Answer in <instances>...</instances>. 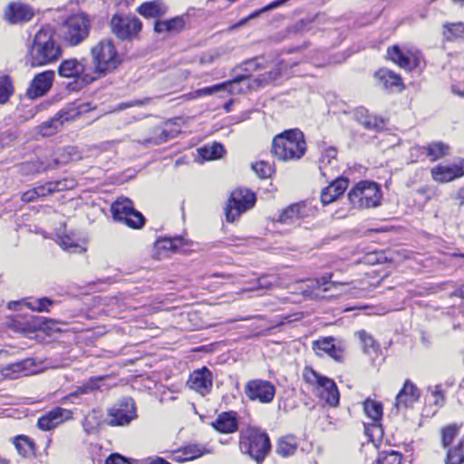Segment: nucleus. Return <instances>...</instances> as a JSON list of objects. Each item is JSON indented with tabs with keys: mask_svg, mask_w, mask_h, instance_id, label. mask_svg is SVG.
Masks as SVG:
<instances>
[{
	"mask_svg": "<svg viewBox=\"0 0 464 464\" xmlns=\"http://www.w3.org/2000/svg\"><path fill=\"white\" fill-rule=\"evenodd\" d=\"M54 34L49 25L43 26L34 34L25 56L27 64L32 67L44 66L54 63L62 56L63 50Z\"/></svg>",
	"mask_w": 464,
	"mask_h": 464,
	"instance_id": "nucleus-1",
	"label": "nucleus"
},
{
	"mask_svg": "<svg viewBox=\"0 0 464 464\" xmlns=\"http://www.w3.org/2000/svg\"><path fill=\"white\" fill-rule=\"evenodd\" d=\"M305 150L304 134L297 129L285 130L273 140L272 152L278 160H296L304 155Z\"/></svg>",
	"mask_w": 464,
	"mask_h": 464,
	"instance_id": "nucleus-2",
	"label": "nucleus"
},
{
	"mask_svg": "<svg viewBox=\"0 0 464 464\" xmlns=\"http://www.w3.org/2000/svg\"><path fill=\"white\" fill-rule=\"evenodd\" d=\"M92 70L97 79L105 76L114 71L121 63V59L111 39H103L93 45L91 49Z\"/></svg>",
	"mask_w": 464,
	"mask_h": 464,
	"instance_id": "nucleus-3",
	"label": "nucleus"
},
{
	"mask_svg": "<svg viewBox=\"0 0 464 464\" xmlns=\"http://www.w3.org/2000/svg\"><path fill=\"white\" fill-rule=\"evenodd\" d=\"M239 447L243 453L249 455L259 463L269 452L271 445L266 432L256 428L248 427L240 433Z\"/></svg>",
	"mask_w": 464,
	"mask_h": 464,
	"instance_id": "nucleus-4",
	"label": "nucleus"
},
{
	"mask_svg": "<svg viewBox=\"0 0 464 464\" xmlns=\"http://www.w3.org/2000/svg\"><path fill=\"white\" fill-rule=\"evenodd\" d=\"M304 382L313 386L322 401L325 404L334 407L340 400V393L335 382L324 375L319 374L314 369L305 367L303 372Z\"/></svg>",
	"mask_w": 464,
	"mask_h": 464,
	"instance_id": "nucleus-5",
	"label": "nucleus"
},
{
	"mask_svg": "<svg viewBox=\"0 0 464 464\" xmlns=\"http://www.w3.org/2000/svg\"><path fill=\"white\" fill-rule=\"evenodd\" d=\"M58 73L61 77L74 79L73 90L82 89L97 80L92 67L87 66L85 59L70 58L63 61L58 68Z\"/></svg>",
	"mask_w": 464,
	"mask_h": 464,
	"instance_id": "nucleus-6",
	"label": "nucleus"
},
{
	"mask_svg": "<svg viewBox=\"0 0 464 464\" xmlns=\"http://www.w3.org/2000/svg\"><path fill=\"white\" fill-rule=\"evenodd\" d=\"M348 199L356 208H376L382 200L381 188L375 182L360 181L349 191Z\"/></svg>",
	"mask_w": 464,
	"mask_h": 464,
	"instance_id": "nucleus-7",
	"label": "nucleus"
},
{
	"mask_svg": "<svg viewBox=\"0 0 464 464\" xmlns=\"http://www.w3.org/2000/svg\"><path fill=\"white\" fill-rule=\"evenodd\" d=\"M91 22L86 14L71 15L62 26V35L65 44L76 46L89 35Z\"/></svg>",
	"mask_w": 464,
	"mask_h": 464,
	"instance_id": "nucleus-8",
	"label": "nucleus"
},
{
	"mask_svg": "<svg viewBox=\"0 0 464 464\" xmlns=\"http://www.w3.org/2000/svg\"><path fill=\"white\" fill-rule=\"evenodd\" d=\"M113 218L122 222L131 228H140L143 227L145 218L143 215L135 210L131 200L127 198H118L111 208Z\"/></svg>",
	"mask_w": 464,
	"mask_h": 464,
	"instance_id": "nucleus-9",
	"label": "nucleus"
},
{
	"mask_svg": "<svg viewBox=\"0 0 464 464\" xmlns=\"http://www.w3.org/2000/svg\"><path fill=\"white\" fill-rule=\"evenodd\" d=\"M256 202L255 194L246 188H237L232 191L225 208L227 220L233 222L243 212L251 208Z\"/></svg>",
	"mask_w": 464,
	"mask_h": 464,
	"instance_id": "nucleus-10",
	"label": "nucleus"
},
{
	"mask_svg": "<svg viewBox=\"0 0 464 464\" xmlns=\"http://www.w3.org/2000/svg\"><path fill=\"white\" fill-rule=\"evenodd\" d=\"M136 417L133 400L123 398L108 410L105 422L110 426H124L128 425Z\"/></svg>",
	"mask_w": 464,
	"mask_h": 464,
	"instance_id": "nucleus-11",
	"label": "nucleus"
},
{
	"mask_svg": "<svg viewBox=\"0 0 464 464\" xmlns=\"http://www.w3.org/2000/svg\"><path fill=\"white\" fill-rule=\"evenodd\" d=\"M142 24L137 17L114 14L111 20V32L121 40H130L138 35Z\"/></svg>",
	"mask_w": 464,
	"mask_h": 464,
	"instance_id": "nucleus-12",
	"label": "nucleus"
},
{
	"mask_svg": "<svg viewBox=\"0 0 464 464\" xmlns=\"http://www.w3.org/2000/svg\"><path fill=\"white\" fill-rule=\"evenodd\" d=\"M245 394L251 401L269 403L275 397L276 387L268 381L255 379L246 383Z\"/></svg>",
	"mask_w": 464,
	"mask_h": 464,
	"instance_id": "nucleus-13",
	"label": "nucleus"
},
{
	"mask_svg": "<svg viewBox=\"0 0 464 464\" xmlns=\"http://www.w3.org/2000/svg\"><path fill=\"white\" fill-rule=\"evenodd\" d=\"M70 419H72L71 411L55 407L38 419L37 426L40 430L47 431L56 428Z\"/></svg>",
	"mask_w": 464,
	"mask_h": 464,
	"instance_id": "nucleus-14",
	"label": "nucleus"
},
{
	"mask_svg": "<svg viewBox=\"0 0 464 464\" xmlns=\"http://www.w3.org/2000/svg\"><path fill=\"white\" fill-rule=\"evenodd\" d=\"M432 179L440 183L450 182L464 176V160L450 165H437L431 169Z\"/></svg>",
	"mask_w": 464,
	"mask_h": 464,
	"instance_id": "nucleus-15",
	"label": "nucleus"
},
{
	"mask_svg": "<svg viewBox=\"0 0 464 464\" xmlns=\"http://www.w3.org/2000/svg\"><path fill=\"white\" fill-rule=\"evenodd\" d=\"M187 384L202 395L208 394L212 388V373L206 367L196 370L189 375Z\"/></svg>",
	"mask_w": 464,
	"mask_h": 464,
	"instance_id": "nucleus-16",
	"label": "nucleus"
},
{
	"mask_svg": "<svg viewBox=\"0 0 464 464\" xmlns=\"http://www.w3.org/2000/svg\"><path fill=\"white\" fill-rule=\"evenodd\" d=\"M53 78L54 72L53 71H45L36 74L27 89V96L34 99L44 95L51 89Z\"/></svg>",
	"mask_w": 464,
	"mask_h": 464,
	"instance_id": "nucleus-17",
	"label": "nucleus"
},
{
	"mask_svg": "<svg viewBox=\"0 0 464 464\" xmlns=\"http://www.w3.org/2000/svg\"><path fill=\"white\" fill-rule=\"evenodd\" d=\"M80 114L76 109L68 111H62L55 118L41 124L39 131L44 137L51 136L60 130L64 121H69Z\"/></svg>",
	"mask_w": 464,
	"mask_h": 464,
	"instance_id": "nucleus-18",
	"label": "nucleus"
},
{
	"mask_svg": "<svg viewBox=\"0 0 464 464\" xmlns=\"http://www.w3.org/2000/svg\"><path fill=\"white\" fill-rule=\"evenodd\" d=\"M5 17L12 24L28 22L34 16L32 8L23 3H11L5 9Z\"/></svg>",
	"mask_w": 464,
	"mask_h": 464,
	"instance_id": "nucleus-19",
	"label": "nucleus"
},
{
	"mask_svg": "<svg viewBox=\"0 0 464 464\" xmlns=\"http://www.w3.org/2000/svg\"><path fill=\"white\" fill-rule=\"evenodd\" d=\"M419 397L420 392L416 386L407 380L404 382L402 389L396 396L394 406L397 410L411 407L412 404L419 400Z\"/></svg>",
	"mask_w": 464,
	"mask_h": 464,
	"instance_id": "nucleus-20",
	"label": "nucleus"
},
{
	"mask_svg": "<svg viewBox=\"0 0 464 464\" xmlns=\"http://www.w3.org/2000/svg\"><path fill=\"white\" fill-rule=\"evenodd\" d=\"M348 187V179L335 178L331 184L324 188L321 193V201L324 205H328L334 201L338 197L343 194Z\"/></svg>",
	"mask_w": 464,
	"mask_h": 464,
	"instance_id": "nucleus-21",
	"label": "nucleus"
},
{
	"mask_svg": "<svg viewBox=\"0 0 464 464\" xmlns=\"http://www.w3.org/2000/svg\"><path fill=\"white\" fill-rule=\"evenodd\" d=\"M34 365V360L27 358L14 363H10L2 368V375L5 378L15 379L19 374L29 375L33 372L31 367Z\"/></svg>",
	"mask_w": 464,
	"mask_h": 464,
	"instance_id": "nucleus-22",
	"label": "nucleus"
},
{
	"mask_svg": "<svg viewBox=\"0 0 464 464\" xmlns=\"http://www.w3.org/2000/svg\"><path fill=\"white\" fill-rule=\"evenodd\" d=\"M321 174L326 178H338L336 150L333 148L327 150L320 159Z\"/></svg>",
	"mask_w": 464,
	"mask_h": 464,
	"instance_id": "nucleus-23",
	"label": "nucleus"
},
{
	"mask_svg": "<svg viewBox=\"0 0 464 464\" xmlns=\"http://www.w3.org/2000/svg\"><path fill=\"white\" fill-rule=\"evenodd\" d=\"M138 12L145 18H158L167 14L168 6L162 0H153L140 5Z\"/></svg>",
	"mask_w": 464,
	"mask_h": 464,
	"instance_id": "nucleus-24",
	"label": "nucleus"
},
{
	"mask_svg": "<svg viewBox=\"0 0 464 464\" xmlns=\"http://www.w3.org/2000/svg\"><path fill=\"white\" fill-rule=\"evenodd\" d=\"M213 427L222 433H232L237 430V420L236 412H223L218 415L212 423Z\"/></svg>",
	"mask_w": 464,
	"mask_h": 464,
	"instance_id": "nucleus-25",
	"label": "nucleus"
},
{
	"mask_svg": "<svg viewBox=\"0 0 464 464\" xmlns=\"http://www.w3.org/2000/svg\"><path fill=\"white\" fill-rule=\"evenodd\" d=\"M185 26L182 17L176 16L169 20H158L154 24V31L158 34L169 33L175 34L180 32Z\"/></svg>",
	"mask_w": 464,
	"mask_h": 464,
	"instance_id": "nucleus-26",
	"label": "nucleus"
},
{
	"mask_svg": "<svg viewBox=\"0 0 464 464\" xmlns=\"http://www.w3.org/2000/svg\"><path fill=\"white\" fill-rule=\"evenodd\" d=\"M387 55L390 60H392L394 63L398 64L402 69L411 70L417 66V64L411 61V56L401 50L397 45L389 48L387 50Z\"/></svg>",
	"mask_w": 464,
	"mask_h": 464,
	"instance_id": "nucleus-27",
	"label": "nucleus"
},
{
	"mask_svg": "<svg viewBox=\"0 0 464 464\" xmlns=\"http://www.w3.org/2000/svg\"><path fill=\"white\" fill-rule=\"evenodd\" d=\"M331 275L323 276L320 279H312L307 281V288H302L303 294L304 295H310L313 294L314 290L322 289L324 292H327L332 290L333 288H336L339 284L336 282H331Z\"/></svg>",
	"mask_w": 464,
	"mask_h": 464,
	"instance_id": "nucleus-28",
	"label": "nucleus"
},
{
	"mask_svg": "<svg viewBox=\"0 0 464 464\" xmlns=\"http://www.w3.org/2000/svg\"><path fill=\"white\" fill-rule=\"evenodd\" d=\"M376 77L380 79L382 87L386 90L392 91L394 88L401 90L403 88L401 76L392 71L380 70L376 72Z\"/></svg>",
	"mask_w": 464,
	"mask_h": 464,
	"instance_id": "nucleus-29",
	"label": "nucleus"
},
{
	"mask_svg": "<svg viewBox=\"0 0 464 464\" xmlns=\"http://www.w3.org/2000/svg\"><path fill=\"white\" fill-rule=\"evenodd\" d=\"M334 341V340L333 337H326L321 340H317L313 343L314 349L322 351L335 360H340L342 357V351L336 348Z\"/></svg>",
	"mask_w": 464,
	"mask_h": 464,
	"instance_id": "nucleus-30",
	"label": "nucleus"
},
{
	"mask_svg": "<svg viewBox=\"0 0 464 464\" xmlns=\"http://www.w3.org/2000/svg\"><path fill=\"white\" fill-rule=\"evenodd\" d=\"M297 449V441L294 436L287 435L280 438L276 445V453L285 458L293 455Z\"/></svg>",
	"mask_w": 464,
	"mask_h": 464,
	"instance_id": "nucleus-31",
	"label": "nucleus"
},
{
	"mask_svg": "<svg viewBox=\"0 0 464 464\" xmlns=\"http://www.w3.org/2000/svg\"><path fill=\"white\" fill-rule=\"evenodd\" d=\"M69 188L70 186L68 185L67 180L50 181L44 185L35 187L39 198L49 196L54 193L55 191L68 189Z\"/></svg>",
	"mask_w": 464,
	"mask_h": 464,
	"instance_id": "nucleus-32",
	"label": "nucleus"
},
{
	"mask_svg": "<svg viewBox=\"0 0 464 464\" xmlns=\"http://www.w3.org/2000/svg\"><path fill=\"white\" fill-rule=\"evenodd\" d=\"M102 381V377H92L82 386L78 387L73 392H71L63 400H69L81 394H88L100 390Z\"/></svg>",
	"mask_w": 464,
	"mask_h": 464,
	"instance_id": "nucleus-33",
	"label": "nucleus"
},
{
	"mask_svg": "<svg viewBox=\"0 0 464 464\" xmlns=\"http://www.w3.org/2000/svg\"><path fill=\"white\" fill-rule=\"evenodd\" d=\"M229 85L234 86L233 83H231V82H222V83L215 84L213 86L198 89L195 92L186 94L185 96L187 97L188 100H194V99L200 98L202 96L213 95L217 92L224 91L225 89H227L229 87Z\"/></svg>",
	"mask_w": 464,
	"mask_h": 464,
	"instance_id": "nucleus-34",
	"label": "nucleus"
},
{
	"mask_svg": "<svg viewBox=\"0 0 464 464\" xmlns=\"http://www.w3.org/2000/svg\"><path fill=\"white\" fill-rule=\"evenodd\" d=\"M442 34L447 41L464 38V23H446L443 24Z\"/></svg>",
	"mask_w": 464,
	"mask_h": 464,
	"instance_id": "nucleus-35",
	"label": "nucleus"
},
{
	"mask_svg": "<svg viewBox=\"0 0 464 464\" xmlns=\"http://www.w3.org/2000/svg\"><path fill=\"white\" fill-rule=\"evenodd\" d=\"M198 152L204 160H213L222 158L225 153V149L220 143H213L198 149Z\"/></svg>",
	"mask_w": 464,
	"mask_h": 464,
	"instance_id": "nucleus-36",
	"label": "nucleus"
},
{
	"mask_svg": "<svg viewBox=\"0 0 464 464\" xmlns=\"http://www.w3.org/2000/svg\"><path fill=\"white\" fill-rule=\"evenodd\" d=\"M424 150H426L427 156L430 159V160L435 161L448 155L450 148L443 142L436 141L430 143L427 147L424 148Z\"/></svg>",
	"mask_w": 464,
	"mask_h": 464,
	"instance_id": "nucleus-37",
	"label": "nucleus"
},
{
	"mask_svg": "<svg viewBox=\"0 0 464 464\" xmlns=\"http://www.w3.org/2000/svg\"><path fill=\"white\" fill-rule=\"evenodd\" d=\"M301 218V207L298 204L291 205L284 209L279 217L278 221L283 224H294Z\"/></svg>",
	"mask_w": 464,
	"mask_h": 464,
	"instance_id": "nucleus-38",
	"label": "nucleus"
},
{
	"mask_svg": "<svg viewBox=\"0 0 464 464\" xmlns=\"http://www.w3.org/2000/svg\"><path fill=\"white\" fill-rule=\"evenodd\" d=\"M464 462V437L456 446L448 451L446 464H461Z\"/></svg>",
	"mask_w": 464,
	"mask_h": 464,
	"instance_id": "nucleus-39",
	"label": "nucleus"
},
{
	"mask_svg": "<svg viewBox=\"0 0 464 464\" xmlns=\"http://www.w3.org/2000/svg\"><path fill=\"white\" fill-rule=\"evenodd\" d=\"M355 118L358 122L370 130L378 128L382 123L376 117L370 115L363 108L356 110Z\"/></svg>",
	"mask_w": 464,
	"mask_h": 464,
	"instance_id": "nucleus-40",
	"label": "nucleus"
},
{
	"mask_svg": "<svg viewBox=\"0 0 464 464\" xmlns=\"http://www.w3.org/2000/svg\"><path fill=\"white\" fill-rule=\"evenodd\" d=\"M14 446L23 457H29L34 455V444L26 436H18L14 440Z\"/></svg>",
	"mask_w": 464,
	"mask_h": 464,
	"instance_id": "nucleus-41",
	"label": "nucleus"
},
{
	"mask_svg": "<svg viewBox=\"0 0 464 464\" xmlns=\"http://www.w3.org/2000/svg\"><path fill=\"white\" fill-rule=\"evenodd\" d=\"M365 414L374 422L381 420L382 416V406L380 402L367 399L363 402Z\"/></svg>",
	"mask_w": 464,
	"mask_h": 464,
	"instance_id": "nucleus-42",
	"label": "nucleus"
},
{
	"mask_svg": "<svg viewBox=\"0 0 464 464\" xmlns=\"http://www.w3.org/2000/svg\"><path fill=\"white\" fill-rule=\"evenodd\" d=\"M227 82H231L233 85H229L227 89H225L223 92H227L231 94H237L243 92L246 89L250 88L249 78L246 75H241L234 79L233 81H227Z\"/></svg>",
	"mask_w": 464,
	"mask_h": 464,
	"instance_id": "nucleus-43",
	"label": "nucleus"
},
{
	"mask_svg": "<svg viewBox=\"0 0 464 464\" xmlns=\"http://www.w3.org/2000/svg\"><path fill=\"white\" fill-rule=\"evenodd\" d=\"M374 464H401V455L397 451H382Z\"/></svg>",
	"mask_w": 464,
	"mask_h": 464,
	"instance_id": "nucleus-44",
	"label": "nucleus"
},
{
	"mask_svg": "<svg viewBox=\"0 0 464 464\" xmlns=\"http://www.w3.org/2000/svg\"><path fill=\"white\" fill-rule=\"evenodd\" d=\"M53 300L47 297L35 299L34 301H26L25 305L32 311L38 313L49 312V306L53 304Z\"/></svg>",
	"mask_w": 464,
	"mask_h": 464,
	"instance_id": "nucleus-45",
	"label": "nucleus"
},
{
	"mask_svg": "<svg viewBox=\"0 0 464 464\" xmlns=\"http://www.w3.org/2000/svg\"><path fill=\"white\" fill-rule=\"evenodd\" d=\"M287 1L288 0H276V1L272 2L271 4L266 5L265 7L253 12L247 17L241 19L238 22L237 26L244 25L247 21H249L251 19H254V18H256L257 16H259L261 14H263L265 12H267V11H270L272 9L277 8V7L281 6L282 5H284Z\"/></svg>",
	"mask_w": 464,
	"mask_h": 464,
	"instance_id": "nucleus-46",
	"label": "nucleus"
},
{
	"mask_svg": "<svg viewBox=\"0 0 464 464\" xmlns=\"http://www.w3.org/2000/svg\"><path fill=\"white\" fill-rule=\"evenodd\" d=\"M13 92L12 82L8 76L0 77V104L5 103Z\"/></svg>",
	"mask_w": 464,
	"mask_h": 464,
	"instance_id": "nucleus-47",
	"label": "nucleus"
},
{
	"mask_svg": "<svg viewBox=\"0 0 464 464\" xmlns=\"http://www.w3.org/2000/svg\"><path fill=\"white\" fill-rule=\"evenodd\" d=\"M182 244L183 239L179 237L173 238H163L157 242V246L159 248H162L172 252L178 251Z\"/></svg>",
	"mask_w": 464,
	"mask_h": 464,
	"instance_id": "nucleus-48",
	"label": "nucleus"
},
{
	"mask_svg": "<svg viewBox=\"0 0 464 464\" xmlns=\"http://www.w3.org/2000/svg\"><path fill=\"white\" fill-rule=\"evenodd\" d=\"M459 430V426L456 424L449 425L441 430V442L444 448L448 447L452 440L455 438Z\"/></svg>",
	"mask_w": 464,
	"mask_h": 464,
	"instance_id": "nucleus-49",
	"label": "nucleus"
},
{
	"mask_svg": "<svg viewBox=\"0 0 464 464\" xmlns=\"http://www.w3.org/2000/svg\"><path fill=\"white\" fill-rule=\"evenodd\" d=\"M357 335L361 341L364 353H370V350L375 351V342L370 334L362 330L357 333Z\"/></svg>",
	"mask_w": 464,
	"mask_h": 464,
	"instance_id": "nucleus-50",
	"label": "nucleus"
},
{
	"mask_svg": "<svg viewBox=\"0 0 464 464\" xmlns=\"http://www.w3.org/2000/svg\"><path fill=\"white\" fill-rule=\"evenodd\" d=\"M182 450L184 452L185 459H188V461L201 457L205 453L204 450L198 445L186 446Z\"/></svg>",
	"mask_w": 464,
	"mask_h": 464,
	"instance_id": "nucleus-51",
	"label": "nucleus"
},
{
	"mask_svg": "<svg viewBox=\"0 0 464 464\" xmlns=\"http://www.w3.org/2000/svg\"><path fill=\"white\" fill-rule=\"evenodd\" d=\"M154 132L156 136L150 137V139L147 140V142L150 144L158 145L163 143L167 141L170 137L169 132L161 128L155 129Z\"/></svg>",
	"mask_w": 464,
	"mask_h": 464,
	"instance_id": "nucleus-52",
	"label": "nucleus"
},
{
	"mask_svg": "<svg viewBox=\"0 0 464 464\" xmlns=\"http://www.w3.org/2000/svg\"><path fill=\"white\" fill-rule=\"evenodd\" d=\"M252 169L262 179L268 178L272 172L271 166L265 161L256 162L252 165Z\"/></svg>",
	"mask_w": 464,
	"mask_h": 464,
	"instance_id": "nucleus-53",
	"label": "nucleus"
},
{
	"mask_svg": "<svg viewBox=\"0 0 464 464\" xmlns=\"http://www.w3.org/2000/svg\"><path fill=\"white\" fill-rule=\"evenodd\" d=\"M277 285H278V282H277L276 278H273V280H271L267 276H262V277L258 278L257 285L256 287L248 289V291H254V290H258V289L268 290Z\"/></svg>",
	"mask_w": 464,
	"mask_h": 464,
	"instance_id": "nucleus-54",
	"label": "nucleus"
},
{
	"mask_svg": "<svg viewBox=\"0 0 464 464\" xmlns=\"http://www.w3.org/2000/svg\"><path fill=\"white\" fill-rule=\"evenodd\" d=\"M59 244L63 249L70 252H77L80 248V246L67 236L61 237Z\"/></svg>",
	"mask_w": 464,
	"mask_h": 464,
	"instance_id": "nucleus-55",
	"label": "nucleus"
},
{
	"mask_svg": "<svg viewBox=\"0 0 464 464\" xmlns=\"http://www.w3.org/2000/svg\"><path fill=\"white\" fill-rule=\"evenodd\" d=\"M279 74L280 72L278 70L270 71L256 78V82H257L258 85H263L268 83L271 81L276 80L279 76Z\"/></svg>",
	"mask_w": 464,
	"mask_h": 464,
	"instance_id": "nucleus-56",
	"label": "nucleus"
},
{
	"mask_svg": "<svg viewBox=\"0 0 464 464\" xmlns=\"http://www.w3.org/2000/svg\"><path fill=\"white\" fill-rule=\"evenodd\" d=\"M220 55L221 53L217 50L206 53L200 57V63H213L220 57Z\"/></svg>",
	"mask_w": 464,
	"mask_h": 464,
	"instance_id": "nucleus-57",
	"label": "nucleus"
},
{
	"mask_svg": "<svg viewBox=\"0 0 464 464\" xmlns=\"http://www.w3.org/2000/svg\"><path fill=\"white\" fill-rule=\"evenodd\" d=\"M21 198H22V200L24 202H26V203L33 202V201L38 199L39 196H38V193L36 191V188H34L32 189H29V190L25 191L24 193H23Z\"/></svg>",
	"mask_w": 464,
	"mask_h": 464,
	"instance_id": "nucleus-58",
	"label": "nucleus"
},
{
	"mask_svg": "<svg viewBox=\"0 0 464 464\" xmlns=\"http://www.w3.org/2000/svg\"><path fill=\"white\" fill-rule=\"evenodd\" d=\"M106 464H130L125 458L119 454H112L106 459Z\"/></svg>",
	"mask_w": 464,
	"mask_h": 464,
	"instance_id": "nucleus-59",
	"label": "nucleus"
},
{
	"mask_svg": "<svg viewBox=\"0 0 464 464\" xmlns=\"http://www.w3.org/2000/svg\"><path fill=\"white\" fill-rule=\"evenodd\" d=\"M149 102V99H146L144 101H141V100H135L130 103H121L119 104V109L120 110H125L127 108H130V107H132V106H140V105H143L145 103H147Z\"/></svg>",
	"mask_w": 464,
	"mask_h": 464,
	"instance_id": "nucleus-60",
	"label": "nucleus"
},
{
	"mask_svg": "<svg viewBox=\"0 0 464 464\" xmlns=\"http://www.w3.org/2000/svg\"><path fill=\"white\" fill-rule=\"evenodd\" d=\"M432 393L433 396L435 397V403H440V401H443L444 394L442 393V391L440 386H436Z\"/></svg>",
	"mask_w": 464,
	"mask_h": 464,
	"instance_id": "nucleus-61",
	"label": "nucleus"
},
{
	"mask_svg": "<svg viewBox=\"0 0 464 464\" xmlns=\"http://www.w3.org/2000/svg\"><path fill=\"white\" fill-rule=\"evenodd\" d=\"M173 460H175L177 462L188 461V459H185L184 452H183L182 450H178L177 452L174 453Z\"/></svg>",
	"mask_w": 464,
	"mask_h": 464,
	"instance_id": "nucleus-62",
	"label": "nucleus"
},
{
	"mask_svg": "<svg viewBox=\"0 0 464 464\" xmlns=\"http://www.w3.org/2000/svg\"><path fill=\"white\" fill-rule=\"evenodd\" d=\"M150 464H170V463L166 461L163 459L159 458L157 459L152 460Z\"/></svg>",
	"mask_w": 464,
	"mask_h": 464,
	"instance_id": "nucleus-63",
	"label": "nucleus"
},
{
	"mask_svg": "<svg viewBox=\"0 0 464 464\" xmlns=\"http://www.w3.org/2000/svg\"><path fill=\"white\" fill-rule=\"evenodd\" d=\"M452 2L459 6H464V0H452Z\"/></svg>",
	"mask_w": 464,
	"mask_h": 464,
	"instance_id": "nucleus-64",
	"label": "nucleus"
}]
</instances>
